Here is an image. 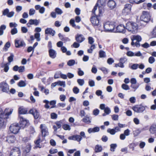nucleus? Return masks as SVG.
Instances as JSON below:
<instances>
[{"label":"nucleus","mask_w":156,"mask_h":156,"mask_svg":"<svg viewBox=\"0 0 156 156\" xmlns=\"http://www.w3.org/2000/svg\"><path fill=\"white\" fill-rule=\"evenodd\" d=\"M65 120H62L59 121H58L55 122V124L56 126H57L58 128H60L62 126V125L64 122Z\"/></svg>","instance_id":"7c9ffc66"},{"label":"nucleus","mask_w":156,"mask_h":156,"mask_svg":"<svg viewBox=\"0 0 156 156\" xmlns=\"http://www.w3.org/2000/svg\"><path fill=\"white\" fill-rule=\"evenodd\" d=\"M132 41L131 44L132 46L138 47L140 46L139 42L141 41V37L139 35H133L131 37Z\"/></svg>","instance_id":"7ed1b4c3"},{"label":"nucleus","mask_w":156,"mask_h":156,"mask_svg":"<svg viewBox=\"0 0 156 156\" xmlns=\"http://www.w3.org/2000/svg\"><path fill=\"white\" fill-rule=\"evenodd\" d=\"M149 131L151 134H154L156 133V123L153 124L150 126Z\"/></svg>","instance_id":"412c9836"},{"label":"nucleus","mask_w":156,"mask_h":156,"mask_svg":"<svg viewBox=\"0 0 156 156\" xmlns=\"http://www.w3.org/2000/svg\"><path fill=\"white\" fill-rule=\"evenodd\" d=\"M20 127L24 128L29 124V121L21 116H19Z\"/></svg>","instance_id":"0eeeda50"},{"label":"nucleus","mask_w":156,"mask_h":156,"mask_svg":"<svg viewBox=\"0 0 156 156\" xmlns=\"http://www.w3.org/2000/svg\"><path fill=\"white\" fill-rule=\"evenodd\" d=\"M99 55L100 58H105L106 57L105 53L102 50H100L99 52Z\"/></svg>","instance_id":"e433bc0d"},{"label":"nucleus","mask_w":156,"mask_h":156,"mask_svg":"<svg viewBox=\"0 0 156 156\" xmlns=\"http://www.w3.org/2000/svg\"><path fill=\"white\" fill-rule=\"evenodd\" d=\"M88 42L90 44H92L94 41V39L91 37H89L88 38Z\"/></svg>","instance_id":"338daca9"},{"label":"nucleus","mask_w":156,"mask_h":156,"mask_svg":"<svg viewBox=\"0 0 156 156\" xmlns=\"http://www.w3.org/2000/svg\"><path fill=\"white\" fill-rule=\"evenodd\" d=\"M17 25V24L15 23L11 22L9 23V27L11 28L13 27L16 28V27Z\"/></svg>","instance_id":"69168bd1"},{"label":"nucleus","mask_w":156,"mask_h":156,"mask_svg":"<svg viewBox=\"0 0 156 156\" xmlns=\"http://www.w3.org/2000/svg\"><path fill=\"white\" fill-rule=\"evenodd\" d=\"M104 111L106 115H108L111 112V110L108 107H106L105 108Z\"/></svg>","instance_id":"864d4df0"},{"label":"nucleus","mask_w":156,"mask_h":156,"mask_svg":"<svg viewBox=\"0 0 156 156\" xmlns=\"http://www.w3.org/2000/svg\"><path fill=\"white\" fill-rule=\"evenodd\" d=\"M132 5L129 4H127L125 5L122 12L125 15L129 14L131 12Z\"/></svg>","instance_id":"1a4fd4ad"},{"label":"nucleus","mask_w":156,"mask_h":156,"mask_svg":"<svg viewBox=\"0 0 156 156\" xmlns=\"http://www.w3.org/2000/svg\"><path fill=\"white\" fill-rule=\"evenodd\" d=\"M107 62L108 64L111 65L114 62V60L112 58H109L108 59Z\"/></svg>","instance_id":"774afa93"},{"label":"nucleus","mask_w":156,"mask_h":156,"mask_svg":"<svg viewBox=\"0 0 156 156\" xmlns=\"http://www.w3.org/2000/svg\"><path fill=\"white\" fill-rule=\"evenodd\" d=\"M42 142V140H41L40 139H39L37 140H36L35 142V144H36V146L35 147H38L39 148H41L42 147V145H40L39 143L40 142Z\"/></svg>","instance_id":"473e14b6"},{"label":"nucleus","mask_w":156,"mask_h":156,"mask_svg":"<svg viewBox=\"0 0 156 156\" xmlns=\"http://www.w3.org/2000/svg\"><path fill=\"white\" fill-rule=\"evenodd\" d=\"M68 139L70 140H76L77 141H80L81 140L82 138L80 135H75L69 137L68 138Z\"/></svg>","instance_id":"f3484780"},{"label":"nucleus","mask_w":156,"mask_h":156,"mask_svg":"<svg viewBox=\"0 0 156 156\" xmlns=\"http://www.w3.org/2000/svg\"><path fill=\"white\" fill-rule=\"evenodd\" d=\"M6 28V26L4 25H2L0 27V36L2 35L4 33V30Z\"/></svg>","instance_id":"c756f323"},{"label":"nucleus","mask_w":156,"mask_h":156,"mask_svg":"<svg viewBox=\"0 0 156 156\" xmlns=\"http://www.w3.org/2000/svg\"><path fill=\"white\" fill-rule=\"evenodd\" d=\"M30 114L33 115L35 119H37L39 116V113L37 110L35 108L31 109L29 111Z\"/></svg>","instance_id":"2eb2a0df"},{"label":"nucleus","mask_w":156,"mask_h":156,"mask_svg":"<svg viewBox=\"0 0 156 156\" xmlns=\"http://www.w3.org/2000/svg\"><path fill=\"white\" fill-rule=\"evenodd\" d=\"M9 129L12 133L16 134L19 132L20 127L18 123H15L11 125L9 127Z\"/></svg>","instance_id":"39448f33"},{"label":"nucleus","mask_w":156,"mask_h":156,"mask_svg":"<svg viewBox=\"0 0 156 156\" xmlns=\"http://www.w3.org/2000/svg\"><path fill=\"white\" fill-rule=\"evenodd\" d=\"M114 27V24L112 22L108 21L104 24V29L106 32H115Z\"/></svg>","instance_id":"20e7f679"},{"label":"nucleus","mask_w":156,"mask_h":156,"mask_svg":"<svg viewBox=\"0 0 156 156\" xmlns=\"http://www.w3.org/2000/svg\"><path fill=\"white\" fill-rule=\"evenodd\" d=\"M126 29L129 31L135 33L138 29L137 24L133 22H128L126 24Z\"/></svg>","instance_id":"f03ea898"},{"label":"nucleus","mask_w":156,"mask_h":156,"mask_svg":"<svg viewBox=\"0 0 156 156\" xmlns=\"http://www.w3.org/2000/svg\"><path fill=\"white\" fill-rule=\"evenodd\" d=\"M102 150L101 146L99 145H97L95 147V151L96 153L101 152Z\"/></svg>","instance_id":"cd10ccee"},{"label":"nucleus","mask_w":156,"mask_h":156,"mask_svg":"<svg viewBox=\"0 0 156 156\" xmlns=\"http://www.w3.org/2000/svg\"><path fill=\"white\" fill-rule=\"evenodd\" d=\"M117 146L116 144H112L110 145V150L112 151H114Z\"/></svg>","instance_id":"79ce46f5"},{"label":"nucleus","mask_w":156,"mask_h":156,"mask_svg":"<svg viewBox=\"0 0 156 156\" xmlns=\"http://www.w3.org/2000/svg\"><path fill=\"white\" fill-rule=\"evenodd\" d=\"M55 33V30L51 28H47L45 30L46 34H49L52 36H54Z\"/></svg>","instance_id":"4be33fe9"},{"label":"nucleus","mask_w":156,"mask_h":156,"mask_svg":"<svg viewBox=\"0 0 156 156\" xmlns=\"http://www.w3.org/2000/svg\"><path fill=\"white\" fill-rule=\"evenodd\" d=\"M141 132V131L139 129H137L133 132V134L134 137L137 136Z\"/></svg>","instance_id":"72a5a7b5"},{"label":"nucleus","mask_w":156,"mask_h":156,"mask_svg":"<svg viewBox=\"0 0 156 156\" xmlns=\"http://www.w3.org/2000/svg\"><path fill=\"white\" fill-rule=\"evenodd\" d=\"M99 69L101 70L104 73V74H106L108 73V71L107 69L104 67L100 68Z\"/></svg>","instance_id":"8fccbe9b"},{"label":"nucleus","mask_w":156,"mask_h":156,"mask_svg":"<svg viewBox=\"0 0 156 156\" xmlns=\"http://www.w3.org/2000/svg\"><path fill=\"white\" fill-rule=\"evenodd\" d=\"M30 150V144L27 145L26 147H24L23 148V151L26 153H28Z\"/></svg>","instance_id":"c85d7f7f"},{"label":"nucleus","mask_w":156,"mask_h":156,"mask_svg":"<svg viewBox=\"0 0 156 156\" xmlns=\"http://www.w3.org/2000/svg\"><path fill=\"white\" fill-rule=\"evenodd\" d=\"M62 128L65 130H70L71 129L70 126L67 124H65L63 125Z\"/></svg>","instance_id":"a19ab883"},{"label":"nucleus","mask_w":156,"mask_h":156,"mask_svg":"<svg viewBox=\"0 0 156 156\" xmlns=\"http://www.w3.org/2000/svg\"><path fill=\"white\" fill-rule=\"evenodd\" d=\"M39 23V21L37 19H30L29 20L28 24H30V25H34L35 26H37L38 25Z\"/></svg>","instance_id":"a878e982"},{"label":"nucleus","mask_w":156,"mask_h":156,"mask_svg":"<svg viewBox=\"0 0 156 156\" xmlns=\"http://www.w3.org/2000/svg\"><path fill=\"white\" fill-rule=\"evenodd\" d=\"M15 46L16 48H21L25 45L24 42L21 40H15Z\"/></svg>","instance_id":"ddd939ff"},{"label":"nucleus","mask_w":156,"mask_h":156,"mask_svg":"<svg viewBox=\"0 0 156 156\" xmlns=\"http://www.w3.org/2000/svg\"><path fill=\"white\" fill-rule=\"evenodd\" d=\"M9 12V9H6L3 10L2 14L3 15L7 16Z\"/></svg>","instance_id":"bf43d9fd"},{"label":"nucleus","mask_w":156,"mask_h":156,"mask_svg":"<svg viewBox=\"0 0 156 156\" xmlns=\"http://www.w3.org/2000/svg\"><path fill=\"white\" fill-rule=\"evenodd\" d=\"M121 129L118 126H116L112 129H108L107 130V132L110 133L111 135H114L115 134L119 131H120Z\"/></svg>","instance_id":"4468645a"},{"label":"nucleus","mask_w":156,"mask_h":156,"mask_svg":"<svg viewBox=\"0 0 156 156\" xmlns=\"http://www.w3.org/2000/svg\"><path fill=\"white\" fill-rule=\"evenodd\" d=\"M82 121L83 122L87 123H89L91 122V121L90 119L88 117H86L85 118H84L82 119Z\"/></svg>","instance_id":"ea45409f"},{"label":"nucleus","mask_w":156,"mask_h":156,"mask_svg":"<svg viewBox=\"0 0 156 156\" xmlns=\"http://www.w3.org/2000/svg\"><path fill=\"white\" fill-rule=\"evenodd\" d=\"M35 12V10L34 9H31L29 11V14L30 16L34 15Z\"/></svg>","instance_id":"052dcab7"},{"label":"nucleus","mask_w":156,"mask_h":156,"mask_svg":"<svg viewBox=\"0 0 156 156\" xmlns=\"http://www.w3.org/2000/svg\"><path fill=\"white\" fill-rule=\"evenodd\" d=\"M100 128L98 127H96L93 128H89L88 130V132L89 133H92L97 132L99 131Z\"/></svg>","instance_id":"b1692460"},{"label":"nucleus","mask_w":156,"mask_h":156,"mask_svg":"<svg viewBox=\"0 0 156 156\" xmlns=\"http://www.w3.org/2000/svg\"><path fill=\"white\" fill-rule=\"evenodd\" d=\"M77 82L80 86H83L84 83V80L83 79H78L77 80Z\"/></svg>","instance_id":"a18cd8bd"},{"label":"nucleus","mask_w":156,"mask_h":156,"mask_svg":"<svg viewBox=\"0 0 156 156\" xmlns=\"http://www.w3.org/2000/svg\"><path fill=\"white\" fill-rule=\"evenodd\" d=\"M19 113L20 114H25L27 113V110L23 107H20L19 108Z\"/></svg>","instance_id":"5701e85b"},{"label":"nucleus","mask_w":156,"mask_h":156,"mask_svg":"<svg viewBox=\"0 0 156 156\" xmlns=\"http://www.w3.org/2000/svg\"><path fill=\"white\" fill-rule=\"evenodd\" d=\"M42 136H45L48 135V129L45 124H41L40 126Z\"/></svg>","instance_id":"9d476101"},{"label":"nucleus","mask_w":156,"mask_h":156,"mask_svg":"<svg viewBox=\"0 0 156 156\" xmlns=\"http://www.w3.org/2000/svg\"><path fill=\"white\" fill-rule=\"evenodd\" d=\"M9 64L8 63L5 64H4L3 66L4 67V70L5 72H7L8 71L9 69Z\"/></svg>","instance_id":"c03bdc74"},{"label":"nucleus","mask_w":156,"mask_h":156,"mask_svg":"<svg viewBox=\"0 0 156 156\" xmlns=\"http://www.w3.org/2000/svg\"><path fill=\"white\" fill-rule=\"evenodd\" d=\"M115 67H119L121 68H123L124 67L123 63L120 62L118 64H115Z\"/></svg>","instance_id":"3c124183"},{"label":"nucleus","mask_w":156,"mask_h":156,"mask_svg":"<svg viewBox=\"0 0 156 156\" xmlns=\"http://www.w3.org/2000/svg\"><path fill=\"white\" fill-rule=\"evenodd\" d=\"M40 36V34L39 33H36L34 34V37L37 41H40L41 40Z\"/></svg>","instance_id":"49530a36"},{"label":"nucleus","mask_w":156,"mask_h":156,"mask_svg":"<svg viewBox=\"0 0 156 156\" xmlns=\"http://www.w3.org/2000/svg\"><path fill=\"white\" fill-rule=\"evenodd\" d=\"M58 152V150L56 149H51L49 150V153L51 154H54Z\"/></svg>","instance_id":"0e129e2a"},{"label":"nucleus","mask_w":156,"mask_h":156,"mask_svg":"<svg viewBox=\"0 0 156 156\" xmlns=\"http://www.w3.org/2000/svg\"><path fill=\"white\" fill-rule=\"evenodd\" d=\"M129 101L130 103L134 104L135 103L136 101V99L135 97H132L130 98L129 99Z\"/></svg>","instance_id":"4d7b16f0"},{"label":"nucleus","mask_w":156,"mask_h":156,"mask_svg":"<svg viewBox=\"0 0 156 156\" xmlns=\"http://www.w3.org/2000/svg\"><path fill=\"white\" fill-rule=\"evenodd\" d=\"M18 32V30L16 28H14L11 29V33L12 35H14L17 34Z\"/></svg>","instance_id":"09e8293b"},{"label":"nucleus","mask_w":156,"mask_h":156,"mask_svg":"<svg viewBox=\"0 0 156 156\" xmlns=\"http://www.w3.org/2000/svg\"><path fill=\"white\" fill-rule=\"evenodd\" d=\"M126 27L123 25L121 24L118 26L116 27V31L117 32H125Z\"/></svg>","instance_id":"a211bd4d"},{"label":"nucleus","mask_w":156,"mask_h":156,"mask_svg":"<svg viewBox=\"0 0 156 156\" xmlns=\"http://www.w3.org/2000/svg\"><path fill=\"white\" fill-rule=\"evenodd\" d=\"M112 119L115 121H117L118 119L119 116L117 115L114 114L112 115Z\"/></svg>","instance_id":"680f3d73"},{"label":"nucleus","mask_w":156,"mask_h":156,"mask_svg":"<svg viewBox=\"0 0 156 156\" xmlns=\"http://www.w3.org/2000/svg\"><path fill=\"white\" fill-rule=\"evenodd\" d=\"M108 5L110 9H113L115 7L116 3L114 1L110 0L108 2Z\"/></svg>","instance_id":"6ab92c4d"},{"label":"nucleus","mask_w":156,"mask_h":156,"mask_svg":"<svg viewBox=\"0 0 156 156\" xmlns=\"http://www.w3.org/2000/svg\"><path fill=\"white\" fill-rule=\"evenodd\" d=\"M75 64H77L74 60H70L67 62V65L69 66H73Z\"/></svg>","instance_id":"f704fd0d"},{"label":"nucleus","mask_w":156,"mask_h":156,"mask_svg":"<svg viewBox=\"0 0 156 156\" xmlns=\"http://www.w3.org/2000/svg\"><path fill=\"white\" fill-rule=\"evenodd\" d=\"M99 113V110L98 109H94L93 111V115L95 116L98 115Z\"/></svg>","instance_id":"e2e57ef3"},{"label":"nucleus","mask_w":156,"mask_h":156,"mask_svg":"<svg viewBox=\"0 0 156 156\" xmlns=\"http://www.w3.org/2000/svg\"><path fill=\"white\" fill-rule=\"evenodd\" d=\"M155 61L154 58L153 57H150L148 59V62L150 64H152Z\"/></svg>","instance_id":"13d9d810"},{"label":"nucleus","mask_w":156,"mask_h":156,"mask_svg":"<svg viewBox=\"0 0 156 156\" xmlns=\"http://www.w3.org/2000/svg\"><path fill=\"white\" fill-rule=\"evenodd\" d=\"M55 11L58 15H61L63 13L62 10L59 8H56L55 9Z\"/></svg>","instance_id":"37998d69"},{"label":"nucleus","mask_w":156,"mask_h":156,"mask_svg":"<svg viewBox=\"0 0 156 156\" xmlns=\"http://www.w3.org/2000/svg\"><path fill=\"white\" fill-rule=\"evenodd\" d=\"M7 117H5V115L4 114V112L1 108H0V119H5Z\"/></svg>","instance_id":"2f4dec72"},{"label":"nucleus","mask_w":156,"mask_h":156,"mask_svg":"<svg viewBox=\"0 0 156 156\" xmlns=\"http://www.w3.org/2000/svg\"><path fill=\"white\" fill-rule=\"evenodd\" d=\"M70 25L73 27L75 28L79 29L80 27L79 26H76L75 23V20L73 19H71L69 21Z\"/></svg>","instance_id":"bb28decb"},{"label":"nucleus","mask_w":156,"mask_h":156,"mask_svg":"<svg viewBox=\"0 0 156 156\" xmlns=\"http://www.w3.org/2000/svg\"><path fill=\"white\" fill-rule=\"evenodd\" d=\"M132 109L135 112L140 113L143 112L145 110V108L143 106L136 105L133 107Z\"/></svg>","instance_id":"9b49d317"},{"label":"nucleus","mask_w":156,"mask_h":156,"mask_svg":"<svg viewBox=\"0 0 156 156\" xmlns=\"http://www.w3.org/2000/svg\"><path fill=\"white\" fill-rule=\"evenodd\" d=\"M16 140L15 136L13 135H9L7 137L6 141L9 143H13Z\"/></svg>","instance_id":"dca6fc26"},{"label":"nucleus","mask_w":156,"mask_h":156,"mask_svg":"<svg viewBox=\"0 0 156 156\" xmlns=\"http://www.w3.org/2000/svg\"><path fill=\"white\" fill-rule=\"evenodd\" d=\"M150 16L149 13L147 11H144L141 16L140 19L141 21L146 23L148 22L150 20Z\"/></svg>","instance_id":"423d86ee"},{"label":"nucleus","mask_w":156,"mask_h":156,"mask_svg":"<svg viewBox=\"0 0 156 156\" xmlns=\"http://www.w3.org/2000/svg\"><path fill=\"white\" fill-rule=\"evenodd\" d=\"M5 120L3 119H0V129L4 126Z\"/></svg>","instance_id":"5fc2aeb1"},{"label":"nucleus","mask_w":156,"mask_h":156,"mask_svg":"<svg viewBox=\"0 0 156 156\" xmlns=\"http://www.w3.org/2000/svg\"><path fill=\"white\" fill-rule=\"evenodd\" d=\"M0 88L3 92L7 93L9 91V86L5 81L0 83Z\"/></svg>","instance_id":"6e6552de"},{"label":"nucleus","mask_w":156,"mask_h":156,"mask_svg":"<svg viewBox=\"0 0 156 156\" xmlns=\"http://www.w3.org/2000/svg\"><path fill=\"white\" fill-rule=\"evenodd\" d=\"M151 34L153 37H156V27L153 28L151 32Z\"/></svg>","instance_id":"de8ad7c7"},{"label":"nucleus","mask_w":156,"mask_h":156,"mask_svg":"<svg viewBox=\"0 0 156 156\" xmlns=\"http://www.w3.org/2000/svg\"><path fill=\"white\" fill-rule=\"evenodd\" d=\"M76 39L79 43H81L85 40L82 34H77L76 36Z\"/></svg>","instance_id":"aec40b11"},{"label":"nucleus","mask_w":156,"mask_h":156,"mask_svg":"<svg viewBox=\"0 0 156 156\" xmlns=\"http://www.w3.org/2000/svg\"><path fill=\"white\" fill-rule=\"evenodd\" d=\"M106 2V0H98L97 3L96 4H96H97V7H98V4H100L102 6H103L105 5Z\"/></svg>","instance_id":"c9c22d12"},{"label":"nucleus","mask_w":156,"mask_h":156,"mask_svg":"<svg viewBox=\"0 0 156 156\" xmlns=\"http://www.w3.org/2000/svg\"><path fill=\"white\" fill-rule=\"evenodd\" d=\"M88 83L89 86L91 87H93L95 86V82L94 80H90Z\"/></svg>","instance_id":"6e6d98bb"},{"label":"nucleus","mask_w":156,"mask_h":156,"mask_svg":"<svg viewBox=\"0 0 156 156\" xmlns=\"http://www.w3.org/2000/svg\"><path fill=\"white\" fill-rule=\"evenodd\" d=\"M50 56L52 58H55L56 55L55 51L53 49H50L49 51Z\"/></svg>","instance_id":"393cba45"},{"label":"nucleus","mask_w":156,"mask_h":156,"mask_svg":"<svg viewBox=\"0 0 156 156\" xmlns=\"http://www.w3.org/2000/svg\"><path fill=\"white\" fill-rule=\"evenodd\" d=\"M20 154L19 148L15 147L11 150L10 156H20Z\"/></svg>","instance_id":"f8f14e48"},{"label":"nucleus","mask_w":156,"mask_h":156,"mask_svg":"<svg viewBox=\"0 0 156 156\" xmlns=\"http://www.w3.org/2000/svg\"><path fill=\"white\" fill-rule=\"evenodd\" d=\"M18 85L19 87H23L26 86V84L23 81L21 80L18 83Z\"/></svg>","instance_id":"58836bf2"},{"label":"nucleus","mask_w":156,"mask_h":156,"mask_svg":"<svg viewBox=\"0 0 156 156\" xmlns=\"http://www.w3.org/2000/svg\"><path fill=\"white\" fill-rule=\"evenodd\" d=\"M57 84L61 86H63V87H66L65 82V81H58L57 82Z\"/></svg>","instance_id":"4c0bfd02"},{"label":"nucleus","mask_w":156,"mask_h":156,"mask_svg":"<svg viewBox=\"0 0 156 156\" xmlns=\"http://www.w3.org/2000/svg\"><path fill=\"white\" fill-rule=\"evenodd\" d=\"M97 9V4L94 6L92 12L95 15V16H92L91 18V22L93 25L94 26H99L100 25L99 19L98 16H100L103 12V8L102 7H99L98 10L96 11Z\"/></svg>","instance_id":"f257e3e1"},{"label":"nucleus","mask_w":156,"mask_h":156,"mask_svg":"<svg viewBox=\"0 0 156 156\" xmlns=\"http://www.w3.org/2000/svg\"><path fill=\"white\" fill-rule=\"evenodd\" d=\"M122 88L124 90H127L129 89V86L125 84H123L122 85Z\"/></svg>","instance_id":"603ef678"}]
</instances>
